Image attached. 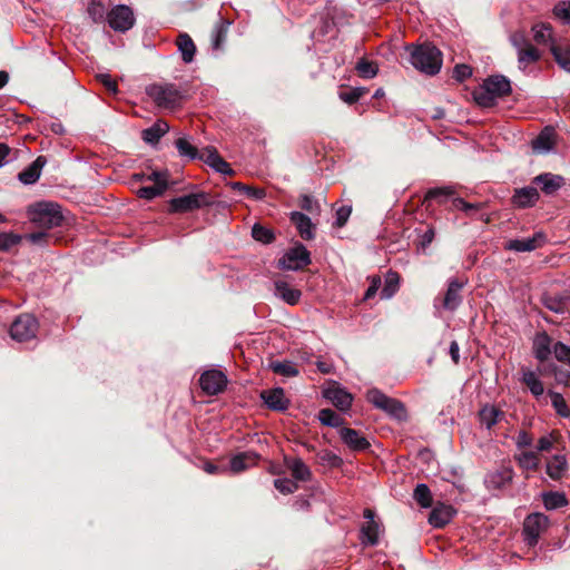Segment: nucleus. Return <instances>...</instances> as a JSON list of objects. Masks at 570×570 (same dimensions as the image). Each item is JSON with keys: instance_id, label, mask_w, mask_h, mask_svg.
Instances as JSON below:
<instances>
[{"instance_id": "obj_1", "label": "nucleus", "mask_w": 570, "mask_h": 570, "mask_svg": "<svg viewBox=\"0 0 570 570\" xmlns=\"http://www.w3.org/2000/svg\"><path fill=\"white\" fill-rule=\"evenodd\" d=\"M511 92V83L508 78L501 75L487 78L483 83L473 90L475 102L484 108L492 107L498 99Z\"/></svg>"}, {"instance_id": "obj_2", "label": "nucleus", "mask_w": 570, "mask_h": 570, "mask_svg": "<svg viewBox=\"0 0 570 570\" xmlns=\"http://www.w3.org/2000/svg\"><path fill=\"white\" fill-rule=\"evenodd\" d=\"M180 156H186L189 159L198 158L223 175L230 176L234 174L230 165L220 157L214 147H206L199 151L186 137H180Z\"/></svg>"}, {"instance_id": "obj_3", "label": "nucleus", "mask_w": 570, "mask_h": 570, "mask_svg": "<svg viewBox=\"0 0 570 570\" xmlns=\"http://www.w3.org/2000/svg\"><path fill=\"white\" fill-rule=\"evenodd\" d=\"M410 61L419 71L434 76L442 67V52L431 43L413 47Z\"/></svg>"}, {"instance_id": "obj_4", "label": "nucleus", "mask_w": 570, "mask_h": 570, "mask_svg": "<svg viewBox=\"0 0 570 570\" xmlns=\"http://www.w3.org/2000/svg\"><path fill=\"white\" fill-rule=\"evenodd\" d=\"M28 213L31 222L43 229L61 226L63 222L61 207L57 203L39 202L29 206Z\"/></svg>"}, {"instance_id": "obj_5", "label": "nucleus", "mask_w": 570, "mask_h": 570, "mask_svg": "<svg viewBox=\"0 0 570 570\" xmlns=\"http://www.w3.org/2000/svg\"><path fill=\"white\" fill-rule=\"evenodd\" d=\"M366 399L375 407L386 412L392 417L403 420L406 417V411L402 402L392 399L377 389H372L367 392Z\"/></svg>"}, {"instance_id": "obj_6", "label": "nucleus", "mask_w": 570, "mask_h": 570, "mask_svg": "<svg viewBox=\"0 0 570 570\" xmlns=\"http://www.w3.org/2000/svg\"><path fill=\"white\" fill-rule=\"evenodd\" d=\"M39 328L37 318L31 314L19 315L10 326V336L17 342H28L36 337Z\"/></svg>"}, {"instance_id": "obj_7", "label": "nucleus", "mask_w": 570, "mask_h": 570, "mask_svg": "<svg viewBox=\"0 0 570 570\" xmlns=\"http://www.w3.org/2000/svg\"><path fill=\"white\" fill-rule=\"evenodd\" d=\"M228 379L220 370H207L199 377V386L204 394L214 396L223 393L227 387Z\"/></svg>"}, {"instance_id": "obj_8", "label": "nucleus", "mask_w": 570, "mask_h": 570, "mask_svg": "<svg viewBox=\"0 0 570 570\" xmlns=\"http://www.w3.org/2000/svg\"><path fill=\"white\" fill-rule=\"evenodd\" d=\"M311 264V254L307 248L298 244L289 248L279 259V267L286 271H298Z\"/></svg>"}, {"instance_id": "obj_9", "label": "nucleus", "mask_w": 570, "mask_h": 570, "mask_svg": "<svg viewBox=\"0 0 570 570\" xmlns=\"http://www.w3.org/2000/svg\"><path fill=\"white\" fill-rule=\"evenodd\" d=\"M107 20L111 29L117 32H126L135 24V16L128 6L119 4L107 13Z\"/></svg>"}, {"instance_id": "obj_10", "label": "nucleus", "mask_w": 570, "mask_h": 570, "mask_svg": "<svg viewBox=\"0 0 570 570\" xmlns=\"http://www.w3.org/2000/svg\"><path fill=\"white\" fill-rule=\"evenodd\" d=\"M147 95L160 108L174 109L178 99V90L174 85H151L146 89Z\"/></svg>"}, {"instance_id": "obj_11", "label": "nucleus", "mask_w": 570, "mask_h": 570, "mask_svg": "<svg viewBox=\"0 0 570 570\" xmlns=\"http://www.w3.org/2000/svg\"><path fill=\"white\" fill-rule=\"evenodd\" d=\"M213 205L214 199L209 194L202 190L186 193L185 188H180V213L193 212Z\"/></svg>"}, {"instance_id": "obj_12", "label": "nucleus", "mask_w": 570, "mask_h": 570, "mask_svg": "<svg viewBox=\"0 0 570 570\" xmlns=\"http://www.w3.org/2000/svg\"><path fill=\"white\" fill-rule=\"evenodd\" d=\"M548 524V518L542 513H532L528 515L523 523V537L528 546L537 544L542 530Z\"/></svg>"}, {"instance_id": "obj_13", "label": "nucleus", "mask_w": 570, "mask_h": 570, "mask_svg": "<svg viewBox=\"0 0 570 570\" xmlns=\"http://www.w3.org/2000/svg\"><path fill=\"white\" fill-rule=\"evenodd\" d=\"M168 171L154 170L147 179L154 181L151 186H142L137 190V195L144 199H153L164 194L168 188Z\"/></svg>"}, {"instance_id": "obj_14", "label": "nucleus", "mask_w": 570, "mask_h": 570, "mask_svg": "<svg viewBox=\"0 0 570 570\" xmlns=\"http://www.w3.org/2000/svg\"><path fill=\"white\" fill-rule=\"evenodd\" d=\"M46 164L47 158L42 155L38 156L27 168L18 174V179L24 185L37 183Z\"/></svg>"}, {"instance_id": "obj_15", "label": "nucleus", "mask_w": 570, "mask_h": 570, "mask_svg": "<svg viewBox=\"0 0 570 570\" xmlns=\"http://www.w3.org/2000/svg\"><path fill=\"white\" fill-rule=\"evenodd\" d=\"M324 396L341 411H347L353 401L352 395L346 390L337 385L325 390Z\"/></svg>"}, {"instance_id": "obj_16", "label": "nucleus", "mask_w": 570, "mask_h": 570, "mask_svg": "<svg viewBox=\"0 0 570 570\" xmlns=\"http://www.w3.org/2000/svg\"><path fill=\"white\" fill-rule=\"evenodd\" d=\"M261 397L271 410L285 411L288 407V400L281 387L263 391Z\"/></svg>"}, {"instance_id": "obj_17", "label": "nucleus", "mask_w": 570, "mask_h": 570, "mask_svg": "<svg viewBox=\"0 0 570 570\" xmlns=\"http://www.w3.org/2000/svg\"><path fill=\"white\" fill-rule=\"evenodd\" d=\"M551 343L552 340L546 332H540L534 336L532 352L538 361L544 362L550 357L553 347Z\"/></svg>"}, {"instance_id": "obj_18", "label": "nucleus", "mask_w": 570, "mask_h": 570, "mask_svg": "<svg viewBox=\"0 0 570 570\" xmlns=\"http://www.w3.org/2000/svg\"><path fill=\"white\" fill-rule=\"evenodd\" d=\"M544 242V236L541 233H537L531 237L523 239H512L508 242L505 248L514 252H531L540 247Z\"/></svg>"}, {"instance_id": "obj_19", "label": "nucleus", "mask_w": 570, "mask_h": 570, "mask_svg": "<svg viewBox=\"0 0 570 570\" xmlns=\"http://www.w3.org/2000/svg\"><path fill=\"white\" fill-rule=\"evenodd\" d=\"M291 222L295 225L302 238L311 240L315 237V226L311 218L301 212L291 213Z\"/></svg>"}, {"instance_id": "obj_20", "label": "nucleus", "mask_w": 570, "mask_h": 570, "mask_svg": "<svg viewBox=\"0 0 570 570\" xmlns=\"http://www.w3.org/2000/svg\"><path fill=\"white\" fill-rule=\"evenodd\" d=\"M340 436L354 451H363L370 446L368 441L356 430L343 428L340 430Z\"/></svg>"}, {"instance_id": "obj_21", "label": "nucleus", "mask_w": 570, "mask_h": 570, "mask_svg": "<svg viewBox=\"0 0 570 570\" xmlns=\"http://www.w3.org/2000/svg\"><path fill=\"white\" fill-rule=\"evenodd\" d=\"M464 286V282L459 279H451L443 299V307L449 311H454L461 304L460 291Z\"/></svg>"}, {"instance_id": "obj_22", "label": "nucleus", "mask_w": 570, "mask_h": 570, "mask_svg": "<svg viewBox=\"0 0 570 570\" xmlns=\"http://www.w3.org/2000/svg\"><path fill=\"white\" fill-rule=\"evenodd\" d=\"M513 479V470L510 466H502L501 469L489 473L485 476V483L489 488L500 489L509 484Z\"/></svg>"}, {"instance_id": "obj_23", "label": "nucleus", "mask_w": 570, "mask_h": 570, "mask_svg": "<svg viewBox=\"0 0 570 570\" xmlns=\"http://www.w3.org/2000/svg\"><path fill=\"white\" fill-rule=\"evenodd\" d=\"M521 382L527 385L533 396L540 397L543 395V383L534 371L523 367L521 370Z\"/></svg>"}, {"instance_id": "obj_24", "label": "nucleus", "mask_w": 570, "mask_h": 570, "mask_svg": "<svg viewBox=\"0 0 570 570\" xmlns=\"http://www.w3.org/2000/svg\"><path fill=\"white\" fill-rule=\"evenodd\" d=\"M275 295L281 297L285 303L295 305L299 302L302 293L299 289L291 287L284 281H275Z\"/></svg>"}, {"instance_id": "obj_25", "label": "nucleus", "mask_w": 570, "mask_h": 570, "mask_svg": "<svg viewBox=\"0 0 570 570\" xmlns=\"http://www.w3.org/2000/svg\"><path fill=\"white\" fill-rule=\"evenodd\" d=\"M539 199V193L534 187H524L515 190L513 195V204L517 207L525 208L533 206Z\"/></svg>"}, {"instance_id": "obj_26", "label": "nucleus", "mask_w": 570, "mask_h": 570, "mask_svg": "<svg viewBox=\"0 0 570 570\" xmlns=\"http://www.w3.org/2000/svg\"><path fill=\"white\" fill-rule=\"evenodd\" d=\"M535 184L541 186V189L547 194L551 195L556 193L563 185V178L559 175L550 173L541 174L533 180Z\"/></svg>"}, {"instance_id": "obj_27", "label": "nucleus", "mask_w": 570, "mask_h": 570, "mask_svg": "<svg viewBox=\"0 0 570 570\" xmlns=\"http://www.w3.org/2000/svg\"><path fill=\"white\" fill-rule=\"evenodd\" d=\"M453 513L450 505H438L431 511L429 522L435 528H442L451 521Z\"/></svg>"}, {"instance_id": "obj_28", "label": "nucleus", "mask_w": 570, "mask_h": 570, "mask_svg": "<svg viewBox=\"0 0 570 570\" xmlns=\"http://www.w3.org/2000/svg\"><path fill=\"white\" fill-rule=\"evenodd\" d=\"M568 468L567 459L564 455H554L547 462V474L553 480H560Z\"/></svg>"}, {"instance_id": "obj_29", "label": "nucleus", "mask_w": 570, "mask_h": 570, "mask_svg": "<svg viewBox=\"0 0 570 570\" xmlns=\"http://www.w3.org/2000/svg\"><path fill=\"white\" fill-rule=\"evenodd\" d=\"M501 417H503V412L494 405H484L479 412L480 423L488 430L495 425Z\"/></svg>"}, {"instance_id": "obj_30", "label": "nucleus", "mask_w": 570, "mask_h": 570, "mask_svg": "<svg viewBox=\"0 0 570 570\" xmlns=\"http://www.w3.org/2000/svg\"><path fill=\"white\" fill-rule=\"evenodd\" d=\"M169 126L166 121L158 120L153 126L146 128L141 132L142 139L147 144H156L159 141V139L168 131Z\"/></svg>"}, {"instance_id": "obj_31", "label": "nucleus", "mask_w": 570, "mask_h": 570, "mask_svg": "<svg viewBox=\"0 0 570 570\" xmlns=\"http://www.w3.org/2000/svg\"><path fill=\"white\" fill-rule=\"evenodd\" d=\"M517 56L519 68L522 70H525L529 66L535 63L541 58L540 51L533 45L519 50Z\"/></svg>"}, {"instance_id": "obj_32", "label": "nucleus", "mask_w": 570, "mask_h": 570, "mask_svg": "<svg viewBox=\"0 0 570 570\" xmlns=\"http://www.w3.org/2000/svg\"><path fill=\"white\" fill-rule=\"evenodd\" d=\"M532 148L534 151L544 154L553 148V129L546 128L539 136L532 140Z\"/></svg>"}, {"instance_id": "obj_33", "label": "nucleus", "mask_w": 570, "mask_h": 570, "mask_svg": "<svg viewBox=\"0 0 570 570\" xmlns=\"http://www.w3.org/2000/svg\"><path fill=\"white\" fill-rule=\"evenodd\" d=\"M519 466L527 471H535L539 468L540 459L535 451H521L514 455Z\"/></svg>"}, {"instance_id": "obj_34", "label": "nucleus", "mask_w": 570, "mask_h": 570, "mask_svg": "<svg viewBox=\"0 0 570 570\" xmlns=\"http://www.w3.org/2000/svg\"><path fill=\"white\" fill-rule=\"evenodd\" d=\"M533 32V39L539 45H554L553 38H552V28L548 23H535L532 27Z\"/></svg>"}, {"instance_id": "obj_35", "label": "nucleus", "mask_w": 570, "mask_h": 570, "mask_svg": "<svg viewBox=\"0 0 570 570\" xmlns=\"http://www.w3.org/2000/svg\"><path fill=\"white\" fill-rule=\"evenodd\" d=\"M255 463V454L254 453H240L232 458L230 460V470L235 473H239L246 470L249 465Z\"/></svg>"}, {"instance_id": "obj_36", "label": "nucleus", "mask_w": 570, "mask_h": 570, "mask_svg": "<svg viewBox=\"0 0 570 570\" xmlns=\"http://www.w3.org/2000/svg\"><path fill=\"white\" fill-rule=\"evenodd\" d=\"M229 186L232 189L245 194L247 197L255 200H261L266 196L265 189L247 186L238 181L230 183Z\"/></svg>"}, {"instance_id": "obj_37", "label": "nucleus", "mask_w": 570, "mask_h": 570, "mask_svg": "<svg viewBox=\"0 0 570 570\" xmlns=\"http://www.w3.org/2000/svg\"><path fill=\"white\" fill-rule=\"evenodd\" d=\"M196 53V46L194 45L191 38L187 33L180 32V56L181 59L189 63L193 61L194 56Z\"/></svg>"}, {"instance_id": "obj_38", "label": "nucleus", "mask_w": 570, "mask_h": 570, "mask_svg": "<svg viewBox=\"0 0 570 570\" xmlns=\"http://www.w3.org/2000/svg\"><path fill=\"white\" fill-rule=\"evenodd\" d=\"M288 468H289L292 475L294 476L295 480H298V481L309 480L311 470L301 459L293 460L291 462V464L288 465Z\"/></svg>"}, {"instance_id": "obj_39", "label": "nucleus", "mask_w": 570, "mask_h": 570, "mask_svg": "<svg viewBox=\"0 0 570 570\" xmlns=\"http://www.w3.org/2000/svg\"><path fill=\"white\" fill-rule=\"evenodd\" d=\"M413 498L422 508H430L432 505V494L425 483H419L415 487Z\"/></svg>"}, {"instance_id": "obj_40", "label": "nucleus", "mask_w": 570, "mask_h": 570, "mask_svg": "<svg viewBox=\"0 0 570 570\" xmlns=\"http://www.w3.org/2000/svg\"><path fill=\"white\" fill-rule=\"evenodd\" d=\"M229 22L220 20L214 28L212 33L213 49L218 50L226 40Z\"/></svg>"}, {"instance_id": "obj_41", "label": "nucleus", "mask_w": 570, "mask_h": 570, "mask_svg": "<svg viewBox=\"0 0 570 570\" xmlns=\"http://www.w3.org/2000/svg\"><path fill=\"white\" fill-rule=\"evenodd\" d=\"M362 542L366 544L374 546L377 543L379 538V524L375 521H367L365 525L362 527Z\"/></svg>"}, {"instance_id": "obj_42", "label": "nucleus", "mask_w": 570, "mask_h": 570, "mask_svg": "<svg viewBox=\"0 0 570 570\" xmlns=\"http://www.w3.org/2000/svg\"><path fill=\"white\" fill-rule=\"evenodd\" d=\"M269 367L277 374L286 376V377H293L298 375V370L296 368L295 364L291 361H283V362H272Z\"/></svg>"}, {"instance_id": "obj_43", "label": "nucleus", "mask_w": 570, "mask_h": 570, "mask_svg": "<svg viewBox=\"0 0 570 570\" xmlns=\"http://www.w3.org/2000/svg\"><path fill=\"white\" fill-rule=\"evenodd\" d=\"M318 420L323 425L331 428H337L343 423L342 416L331 409L321 410L318 413Z\"/></svg>"}, {"instance_id": "obj_44", "label": "nucleus", "mask_w": 570, "mask_h": 570, "mask_svg": "<svg viewBox=\"0 0 570 570\" xmlns=\"http://www.w3.org/2000/svg\"><path fill=\"white\" fill-rule=\"evenodd\" d=\"M356 70L361 77L372 79L377 75L379 68L376 63L366 59H361L356 63Z\"/></svg>"}, {"instance_id": "obj_45", "label": "nucleus", "mask_w": 570, "mask_h": 570, "mask_svg": "<svg viewBox=\"0 0 570 570\" xmlns=\"http://www.w3.org/2000/svg\"><path fill=\"white\" fill-rule=\"evenodd\" d=\"M252 236L255 240L261 242L263 244H269L275 238L273 232L269 228L264 227L259 224H255L253 226Z\"/></svg>"}, {"instance_id": "obj_46", "label": "nucleus", "mask_w": 570, "mask_h": 570, "mask_svg": "<svg viewBox=\"0 0 570 570\" xmlns=\"http://www.w3.org/2000/svg\"><path fill=\"white\" fill-rule=\"evenodd\" d=\"M22 237L12 232L0 233V252H9L12 247L19 245Z\"/></svg>"}, {"instance_id": "obj_47", "label": "nucleus", "mask_w": 570, "mask_h": 570, "mask_svg": "<svg viewBox=\"0 0 570 570\" xmlns=\"http://www.w3.org/2000/svg\"><path fill=\"white\" fill-rule=\"evenodd\" d=\"M543 503L548 510H554L567 504L566 497L558 492H550L543 495Z\"/></svg>"}, {"instance_id": "obj_48", "label": "nucleus", "mask_w": 570, "mask_h": 570, "mask_svg": "<svg viewBox=\"0 0 570 570\" xmlns=\"http://www.w3.org/2000/svg\"><path fill=\"white\" fill-rule=\"evenodd\" d=\"M549 395L551 397V403H552V406L554 407L556 412L563 417L570 416V410H569L563 396L560 393H557L553 391H550Z\"/></svg>"}, {"instance_id": "obj_49", "label": "nucleus", "mask_w": 570, "mask_h": 570, "mask_svg": "<svg viewBox=\"0 0 570 570\" xmlns=\"http://www.w3.org/2000/svg\"><path fill=\"white\" fill-rule=\"evenodd\" d=\"M87 12H88L89 17L92 19V21L96 22V23L102 22L105 20L106 8L98 0H92L88 4Z\"/></svg>"}, {"instance_id": "obj_50", "label": "nucleus", "mask_w": 570, "mask_h": 570, "mask_svg": "<svg viewBox=\"0 0 570 570\" xmlns=\"http://www.w3.org/2000/svg\"><path fill=\"white\" fill-rule=\"evenodd\" d=\"M400 277L396 273H389L386 275V285L381 292L382 298L389 299L391 298L395 292L397 291Z\"/></svg>"}, {"instance_id": "obj_51", "label": "nucleus", "mask_w": 570, "mask_h": 570, "mask_svg": "<svg viewBox=\"0 0 570 570\" xmlns=\"http://www.w3.org/2000/svg\"><path fill=\"white\" fill-rule=\"evenodd\" d=\"M551 52L560 67L570 71V50H563L562 48L552 45Z\"/></svg>"}, {"instance_id": "obj_52", "label": "nucleus", "mask_w": 570, "mask_h": 570, "mask_svg": "<svg viewBox=\"0 0 570 570\" xmlns=\"http://www.w3.org/2000/svg\"><path fill=\"white\" fill-rule=\"evenodd\" d=\"M552 353L554 354V357L567 365L570 366V346L562 343L557 342L552 347Z\"/></svg>"}, {"instance_id": "obj_53", "label": "nucleus", "mask_w": 570, "mask_h": 570, "mask_svg": "<svg viewBox=\"0 0 570 570\" xmlns=\"http://www.w3.org/2000/svg\"><path fill=\"white\" fill-rule=\"evenodd\" d=\"M553 14L562 22L570 24V1H560L553 8Z\"/></svg>"}, {"instance_id": "obj_54", "label": "nucleus", "mask_w": 570, "mask_h": 570, "mask_svg": "<svg viewBox=\"0 0 570 570\" xmlns=\"http://www.w3.org/2000/svg\"><path fill=\"white\" fill-rule=\"evenodd\" d=\"M274 487L283 494L294 493L298 489V484L287 478L276 479L274 481Z\"/></svg>"}, {"instance_id": "obj_55", "label": "nucleus", "mask_w": 570, "mask_h": 570, "mask_svg": "<svg viewBox=\"0 0 570 570\" xmlns=\"http://www.w3.org/2000/svg\"><path fill=\"white\" fill-rule=\"evenodd\" d=\"M544 305L547 308H549L550 311L558 313V314H562L567 309V303H566V299H563V298H558V297H552V296L547 297L544 299Z\"/></svg>"}, {"instance_id": "obj_56", "label": "nucleus", "mask_w": 570, "mask_h": 570, "mask_svg": "<svg viewBox=\"0 0 570 570\" xmlns=\"http://www.w3.org/2000/svg\"><path fill=\"white\" fill-rule=\"evenodd\" d=\"M365 91H366L365 88L356 87L350 91L340 92V98L344 102L352 105V104L356 102L365 94Z\"/></svg>"}, {"instance_id": "obj_57", "label": "nucleus", "mask_w": 570, "mask_h": 570, "mask_svg": "<svg viewBox=\"0 0 570 570\" xmlns=\"http://www.w3.org/2000/svg\"><path fill=\"white\" fill-rule=\"evenodd\" d=\"M510 42L511 45L513 46V48L517 50V52L519 50H522L527 47H529L530 45H532L528 39L527 37L524 36L523 32H514L510 36Z\"/></svg>"}, {"instance_id": "obj_58", "label": "nucleus", "mask_w": 570, "mask_h": 570, "mask_svg": "<svg viewBox=\"0 0 570 570\" xmlns=\"http://www.w3.org/2000/svg\"><path fill=\"white\" fill-rule=\"evenodd\" d=\"M299 206L311 214H318L321 210L320 205L308 195H303L299 198Z\"/></svg>"}, {"instance_id": "obj_59", "label": "nucleus", "mask_w": 570, "mask_h": 570, "mask_svg": "<svg viewBox=\"0 0 570 570\" xmlns=\"http://www.w3.org/2000/svg\"><path fill=\"white\" fill-rule=\"evenodd\" d=\"M472 76V68L468 65H456L453 69V78L462 82Z\"/></svg>"}, {"instance_id": "obj_60", "label": "nucleus", "mask_w": 570, "mask_h": 570, "mask_svg": "<svg viewBox=\"0 0 570 570\" xmlns=\"http://www.w3.org/2000/svg\"><path fill=\"white\" fill-rule=\"evenodd\" d=\"M352 213L351 206H342L336 210V219L335 225L337 227H343L347 219L350 218V215Z\"/></svg>"}, {"instance_id": "obj_61", "label": "nucleus", "mask_w": 570, "mask_h": 570, "mask_svg": "<svg viewBox=\"0 0 570 570\" xmlns=\"http://www.w3.org/2000/svg\"><path fill=\"white\" fill-rule=\"evenodd\" d=\"M533 442L532 436L527 431H520L515 436V445L518 449L531 446Z\"/></svg>"}, {"instance_id": "obj_62", "label": "nucleus", "mask_w": 570, "mask_h": 570, "mask_svg": "<svg viewBox=\"0 0 570 570\" xmlns=\"http://www.w3.org/2000/svg\"><path fill=\"white\" fill-rule=\"evenodd\" d=\"M97 78L107 91H109L110 94H117V82L114 79H111L109 75L102 73L99 75Z\"/></svg>"}, {"instance_id": "obj_63", "label": "nucleus", "mask_w": 570, "mask_h": 570, "mask_svg": "<svg viewBox=\"0 0 570 570\" xmlns=\"http://www.w3.org/2000/svg\"><path fill=\"white\" fill-rule=\"evenodd\" d=\"M454 194V190L452 187H440V188H433L430 189L426 194V198H438L439 196H451Z\"/></svg>"}, {"instance_id": "obj_64", "label": "nucleus", "mask_w": 570, "mask_h": 570, "mask_svg": "<svg viewBox=\"0 0 570 570\" xmlns=\"http://www.w3.org/2000/svg\"><path fill=\"white\" fill-rule=\"evenodd\" d=\"M553 441L551 436H542L539 439L537 444V453L539 452H548L552 449Z\"/></svg>"}]
</instances>
